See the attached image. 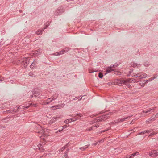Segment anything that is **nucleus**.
Returning <instances> with one entry per match:
<instances>
[{
	"instance_id": "1",
	"label": "nucleus",
	"mask_w": 158,
	"mask_h": 158,
	"mask_svg": "<svg viewBox=\"0 0 158 158\" xmlns=\"http://www.w3.org/2000/svg\"><path fill=\"white\" fill-rule=\"evenodd\" d=\"M112 113L109 112L107 114H105L97 118V121L99 122L100 121H104L110 117L109 115L112 114Z\"/></svg>"
},
{
	"instance_id": "2",
	"label": "nucleus",
	"mask_w": 158,
	"mask_h": 158,
	"mask_svg": "<svg viewBox=\"0 0 158 158\" xmlns=\"http://www.w3.org/2000/svg\"><path fill=\"white\" fill-rule=\"evenodd\" d=\"M120 63H115L114 64L112 67L110 66L107 67L106 69V72L107 73H109L110 72H112L114 71L115 72L114 69H113V68H115L117 67L118 65L120 64Z\"/></svg>"
},
{
	"instance_id": "3",
	"label": "nucleus",
	"mask_w": 158,
	"mask_h": 158,
	"mask_svg": "<svg viewBox=\"0 0 158 158\" xmlns=\"http://www.w3.org/2000/svg\"><path fill=\"white\" fill-rule=\"evenodd\" d=\"M132 76L137 77L140 78H146L147 76V74L143 72H140L137 73H134Z\"/></svg>"
},
{
	"instance_id": "4",
	"label": "nucleus",
	"mask_w": 158,
	"mask_h": 158,
	"mask_svg": "<svg viewBox=\"0 0 158 158\" xmlns=\"http://www.w3.org/2000/svg\"><path fill=\"white\" fill-rule=\"evenodd\" d=\"M22 106H20L19 107H18L17 106H15L13 108L12 110H8V111L10 113H16L19 111L21 109H23Z\"/></svg>"
},
{
	"instance_id": "5",
	"label": "nucleus",
	"mask_w": 158,
	"mask_h": 158,
	"mask_svg": "<svg viewBox=\"0 0 158 158\" xmlns=\"http://www.w3.org/2000/svg\"><path fill=\"white\" fill-rule=\"evenodd\" d=\"M37 104H34L32 103H28L27 104H26L25 106H23L22 107H23V109L24 110H25L26 109H27L29 107H36L37 106Z\"/></svg>"
},
{
	"instance_id": "6",
	"label": "nucleus",
	"mask_w": 158,
	"mask_h": 158,
	"mask_svg": "<svg viewBox=\"0 0 158 158\" xmlns=\"http://www.w3.org/2000/svg\"><path fill=\"white\" fill-rule=\"evenodd\" d=\"M73 116L74 117L72 119H70V121H72V122L75 121L76 120L79 119V117H77V116L79 117H82V115L81 114L78 113L74 114V115H73Z\"/></svg>"
},
{
	"instance_id": "7",
	"label": "nucleus",
	"mask_w": 158,
	"mask_h": 158,
	"mask_svg": "<svg viewBox=\"0 0 158 158\" xmlns=\"http://www.w3.org/2000/svg\"><path fill=\"white\" fill-rule=\"evenodd\" d=\"M58 94H56L53 95L50 98H48V100H50V101L49 102H46V104H49V103L51 102L52 100H54L56 99L58 97Z\"/></svg>"
},
{
	"instance_id": "8",
	"label": "nucleus",
	"mask_w": 158,
	"mask_h": 158,
	"mask_svg": "<svg viewBox=\"0 0 158 158\" xmlns=\"http://www.w3.org/2000/svg\"><path fill=\"white\" fill-rule=\"evenodd\" d=\"M36 127L38 130L36 131V132L43 134L44 132V129L39 124H37Z\"/></svg>"
},
{
	"instance_id": "9",
	"label": "nucleus",
	"mask_w": 158,
	"mask_h": 158,
	"mask_svg": "<svg viewBox=\"0 0 158 158\" xmlns=\"http://www.w3.org/2000/svg\"><path fill=\"white\" fill-rule=\"evenodd\" d=\"M132 116V115H131V116H129L126 118H121V119H118L117 120H116V121L114 122V123H119L120 122H123L124 121L126 120L127 118H130Z\"/></svg>"
},
{
	"instance_id": "10",
	"label": "nucleus",
	"mask_w": 158,
	"mask_h": 158,
	"mask_svg": "<svg viewBox=\"0 0 158 158\" xmlns=\"http://www.w3.org/2000/svg\"><path fill=\"white\" fill-rule=\"evenodd\" d=\"M154 108L153 107H152L148 109L145 110H143L142 111V113H148L150 112H153L154 111Z\"/></svg>"
},
{
	"instance_id": "11",
	"label": "nucleus",
	"mask_w": 158,
	"mask_h": 158,
	"mask_svg": "<svg viewBox=\"0 0 158 158\" xmlns=\"http://www.w3.org/2000/svg\"><path fill=\"white\" fill-rule=\"evenodd\" d=\"M158 117V113L157 114L155 115H153L151 118H150L149 119V121H148V122L149 123H151L152 121L155 120V118H157Z\"/></svg>"
},
{
	"instance_id": "12",
	"label": "nucleus",
	"mask_w": 158,
	"mask_h": 158,
	"mask_svg": "<svg viewBox=\"0 0 158 158\" xmlns=\"http://www.w3.org/2000/svg\"><path fill=\"white\" fill-rule=\"evenodd\" d=\"M132 79V81H131L132 83H134L135 82H137L139 81H140L141 79L142 78H137V77H135V78H131Z\"/></svg>"
},
{
	"instance_id": "13",
	"label": "nucleus",
	"mask_w": 158,
	"mask_h": 158,
	"mask_svg": "<svg viewBox=\"0 0 158 158\" xmlns=\"http://www.w3.org/2000/svg\"><path fill=\"white\" fill-rule=\"evenodd\" d=\"M64 12V10L63 9V8L59 7L58 8L57 13L58 15H60Z\"/></svg>"
},
{
	"instance_id": "14",
	"label": "nucleus",
	"mask_w": 158,
	"mask_h": 158,
	"mask_svg": "<svg viewBox=\"0 0 158 158\" xmlns=\"http://www.w3.org/2000/svg\"><path fill=\"white\" fill-rule=\"evenodd\" d=\"M127 82H126L125 80H119L118 81V84L119 86H122V84H126Z\"/></svg>"
},
{
	"instance_id": "15",
	"label": "nucleus",
	"mask_w": 158,
	"mask_h": 158,
	"mask_svg": "<svg viewBox=\"0 0 158 158\" xmlns=\"http://www.w3.org/2000/svg\"><path fill=\"white\" fill-rule=\"evenodd\" d=\"M132 79L131 78H128L126 80H125V81H126L127 83L126 84H124L126 85L127 86H128V88L130 87L131 86L130 85L128 84V83L129 82H131L132 83L131 81Z\"/></svg>"
},
{
	"instance_id": "16",
	"label": "nucleus",
	"mask_w": 158,
	"mask_h": 158,
	"mask_svg": "<svg viewBox=\"0 0 158 158\" xmlns=\"http://www.w3.org/2000/svg\"><path fill=\"white\" fill-rule=\"evenodd\" d=\"M64 51L63 50L58 52H57V53H54L53 54V55H55V56H58V55H60L63 54L64 53Z\"/></svg>"
},
{
	"instance_id": "17",
	"label": "nucleus",
	"mask_w": 158,
	"mask_h": 158,
	"mask_svg": "<svg viewBox=\"0 0 158 158\" xmlns=\"http://www.w3.org/2000/svg\"><path fill=\"white\" fill-rule=\"evenodd\" d=\"M89 146V145H85L84 147H80L79 149L81 150L82 151H84L86 149L88 148Z\"/></svg>"
},
{
	"instance_id": "18",
	"label": "nucleus",
	"mask_w": 158,
	"mask_h": 158,
	"mask_svg": "<svg viewBox=\"0 0 158 158\" xmlns=\"http://www.w3.org/2000/svg\"><path fill=\"white\" fill-rule=\"evenodd\" d=\"M40 49H38L37 50H36L34 51V54L36 55V56L39 55L40 54Z\"/></svg>"
},
{
	"instance_id": "19",
	"label": "nucleus",
	"mask_w": 158,
	"mask_h": 158,
	"mask_svg": "<svg viewBox=\"0 0 158 158\" xmlns=\"http://www.w3.org/2000/svg\"><path fill=\"white\" fill-rule=\"evenodd\" d=\"M44 29H42V30H38L36 32V33L38 35H41Z\"/></svg>"
},
{
	"instance_id": "20",
	"label": "nucleus",
	"mask_w": 158,
	"mask_h": 158,
	"mask_svg": "<svg viewBox=\"0 0 158 158\" xmlns=\"http://www.w3.org/2000/svg\"><path fill=\"white\" fill-rule=\"evenodd\" d=\"M35 62L34 61L30 65V67L31 68H35Z\"/></svg>"
},
{
	"instance_id": "21",
	"label": "nucleus",
	"mask_w": 158,
	"mask_h": 158,
	"mask_svg": "<svg viewBox=\"0 0 158 158\" xmlns=\"http://www.w3.org/2000/svg\"><path fill=\"white\" fill-rule=\"evenodd\" d=\"M32 94H33V95H30V97L31 98H32L33 97H36L37 96L36 95H35V94H38V92H34V93H33V92Z\"/></svg>"
},
{
	"instance_id": "22",
	"label": "nucleus",
	"mask_w": 158,
	"mask_h": 158,
	"mask_svg": "<svg viewBox=\"0 0 158 158\" xmlns=\"http://www.w3.org/2000/svg\"><path fill=\"white\" fill-rule=\"evenodd\" d=\"M132 64L133 65V66L134 67H135L136 66L139 67V66L140 65V64H138L137 63H133V64Z\"/></svg>"
},
{
	"instance_id": "23",
	"label": "nucleus",
	"mask_w": 158,
	"mask_h": 158,
	"mask_svg": "<svg viewBox=\"0 0 158 158\" xmlns=\"http://www.w3.org/2000/svg\"><path fill=\"white\" fill-rule=\"evenodd\" d=\"M158 133V131H156V132L154 131L153 132L151 133L149 135V136H150L152 135H155Z\"/></svg>"
},
{
	"instance_id": "24",
	"label": "nucleus",
	"mask_w": 158,
	"mask_h": 158,
	"mask_svg": "<svg viewBox=\"0 0 158 158\" xmlns=\"http://www.w3.org/2000/svg\"><path fill=\"white\" fill-rule=\"evenodd\" d=\"M152 153L154 155L157 156L158 155V152H156V151L155 150L152 151Z\"/></svg>"
},
{
	"instance_id": "25",
	"label": "nucleus",
	"mask_w": 158,
	"mask_h": 158,
	"mask_svg": "<svg viewBox=\"0 0 158 158\" xmlns=\"http://www.w3.org/2000/svg\"><path fill=\"white\" fill-rule=\"evenodd\" d=\"M143 81L144 82V83L143 84V85H141L142 87H143L145 85V84H147V83H148V80H144Z\"/></svg>"
},
{
	"instance_id": "26",
	"label": "nucleus",
	"mask_w": 158,
	"mask_h": 158,
	"mask_svg": "<svg viewBox=\"0 0 158 158\" xmlns=\"http://www.w3.org/2000/svg\"><path fill=\"white\" fill-rule=\"evenodd\" d=\"M70 50V49L69 48H65V49H63V50H64V53H65L67 52H68V51H69V50Z\"/></svg>"
},
{
	"instance_id": "27",
	"label": "nucleus",
	"mask_w": 158,
	"mask_h": 158,
	"mask_svg": "<svg viewBox=\"0 0 158 158\" xmlns=\"http://www.w3.org/2000/svg\"><path fill=\"white\" fill-rule=\"evenodd\" d=\"M98 76L100 78H102L103 77V74L101 73H99Z\"/></svg>"
},
{
	"instance_id": "28",
	"label": "nucleus",
	"mask_w": 158,
	"mask_h": 158,
	"mask_svg": "<svg viewBox=\"0 0 158 158\" xmlns=\"http://www.w3.org/2000/svg\"><path fill=\"white\" fill-rule=\"evenodd\" d=\"M139 154V152H134V153H133L132 154H131V156H134L136 155H137Z\"/></svg>"
},
{
	"instance_id": "29",
	"label": "nucleus",
	"mask_w": 158,
	"mask_h": 158,
	"mask_svg": "<svg viewBox=\"0 0 158 158\" xmlns=\"http://www.w3.org/2000/svg\"><path fill=\"white\" fill-rule=\"evenodd\" d=\"M59 117H53L52 119V120H53V121H54V122L56 120H57V119L58 118H59Z\"/></svg>"
},
{
	"instance_id": "30",
	"label": "nucleus",
	"mask_w": 158,
	"mask_h": 158,
	"mask_svg": "<svg viewBox=\"0 0 158 158\" xmlns=\"http://www.w3.org/2000/svg\"><path fill=\"white\" fill-rule=\"evenodd\" d=\"M29 75L31 77L33 76L34 75V72L32 71L30 72L29 73Z\"/></svg>"
},
{
	"instance_id": "31",
	"label": "nucleus",
	"mask_w": 158,
	"mask_h": 158,
	"mask_svg": "<svg viewBox=\"0 0 158 158\" xmlns=\"http://www.w3.org/2000/svg\"><path fill=\"white\" fill-rule=\"evenodd\" d=\"M9 119V118H4L2 119V121L6 123V122H7L8 120H7L6 121V120L7 119Z\"/></svg>"
},
{
	"instance_id": "32",
	"label": "nucleus",
	"mask_w": 158,
	"mask_h": 158,
	"mask_svg": "<svg viewBox=\"0 0 158 158\" xmlns=\"http://www.w3.org/2000/svg\"><path fill=\"white\" fill-rule=\"evenodd\" d=\"M71 122H72V121H70V119H67L64 121V123H65L66 124L69 123Z\"/></svg>"
},
{
	"instance_id": "33",
	"label": "nucleus",
	"mask_w": 158,
	"mask_h": 158,
	"mask_svg": "<svg viewBox=\"0 0 158 158\" xmlns=\"http://www.w3.org/2000/svg\"><path fill=\"white\" fill-rule=\"evenodd\" d=\"M145 133H146V131H145V130H144V131H142V132L139 133L138 135L143 134Z\"/></svg>"
},
{
	"instance_id": "34",
	"label": "nucleus",
	"mask_w": 158,
	"mask_h": 158,
	"mask_svg": "<svg viewBox=\"0 0 158 158\" xmlns=\"http://www.w3.org/2000/svg\"><path fill=\"white\" fill-rule=\"evenodd\" d=\"M65 148L66 147H65V146H64L63 147H62L61 148V149H60V152H62L63 150H64Z\"/></svg>"
},
{
	"instance_id": "35",
	"label": "nucleus",
	"mask_w": 158,
	"mask_h": 158,
	"mask_svg": "<svg viewBox=\"0 0 158 158\" xmlns=\"http://www.w3.org/2000/svg\"><path fill=\"white\" fill-rule=\"evenodd\" d=\"M8 81L10 82V83L12 84H14L15 83L13 80H10V81Z\"/></svg>"
},
{
	"instance_id": "36",
	"label": "nucleus",
	"mask_w": 158,
	"mask_h": 158,
	"mask_svg": "<svg viewBox=\"0 0 158 158\" xmlns=\"http://www.w3.org/2000/svg\"><path fill=\"white\" fill-rule=\"evenodd\" d=\"M69 149H67L66 150V151L65 152L64 154H66V155H67V153H68V151H69Z\"/></svg>"
},
{
	"instance_id": "37",
	"label": "nucleus",
	"mask_w": 158,
	"mask_h": 158,
	"mask_svg": "<svg viewBox=\"0 0 158 158\" xmlns=\"http://www.w3.org/2000/svg\"><path fill=\"white\" fill-rule=\"evenodd\" d=\"M4 80V77H0V81H2Z\"/></svg>"
},
{
	"instance_id": "38",
	"label": "nucleus",
	"mask_w": 158,
	"mask_h": 158,
	"mask_svg": "<svg viewBox=\"0 0 158 158\" xmlns=\"http://www.w3.org/2000/svg\"><path fill=\"white\" fill-rule=\"evenodd\" d=\"M153 79L152 77H151L148 79V81H151L152 80H153Z\"/></svg>"
},
{
	"instance_id": "39",
	"label": "nucleus",
	"mask_w": 158,
	"mask_h": 158,
	"mask_svg": "<svg viewBox=\"0 0 158 158\" xmlns=\"http://www.w3.org/2000/svg\"><path fill=\"white\" fill-rule=\"evenodd\" d=\"M53 120L51 119L49 121V123L50 124H52V123H53L54 122V121H53Z\"/></svg>"
},
{
	"instance_id": "40",
	"label": "nucleus",
	"mask_w": 158,
	"mask_h": 158,
	"mask_svg": "<svg viewBox=\"0 0 158 158\" xmlns=\"http://www.w3.org/2000/svg\"><path fill=\"white\" fill-rule=\"evenodd\" d=\"M64 158H69L68 155H66V154H64Z\"/></svg>"
},
{
	"instance_id": "41",
	"label": "nucleus",
	"mask_w": 158,
	"mask_h": 158,
	"mask_svg": "<svg viewBox=\"0 0 158 158\" xmlns=\"http://www.w3.org/2000/svg\"><path fill=\"white\" fill-rule=\"evenodd\" d=\"M149 156H152V155H154V154L153 153H152V151H151L150 153H149Z\"/></svg>"
},
{
	"instance_id": "42",
	"label": "nucleus",
	"mask_w": 158,
	"mask_h": 158,
	"mask_svg": "<svg viewBox=\"0 0 158 158\" xmlns=\"http://www.w3.org/2000/svg\"><path fill=\"white\" fill-rule=\"evenodd\" d=\"M67 127V125H64L63 126V129H65Z\"/></svg>"
},
{
	"instance_id": "43",
	"label": "nucleus",
	"mask_w": 158,
	"mask_h": 158,
	"mask_svg": "<svg viewBox=\"0 0 158 158\" xmlns=\"http://www.w3.org/2000/svg\"><path fill=\"white\" fill-rule=\"evenodd\" d=\"M157 77V76L156 75H154L153 77H152V78H153V80H154Z\"/></svg>"
},
{
	"instance_id": "44",
	"label": "nucleus",
	"mask_w": 158,
	"mask_h": 158,
	"mask_svg": "<svg viewBox=\"0 0 158 158\" xmlns=\"http://www.w3.org/2000/svg\"><path fill=\"white\" fill-rule=\"evenodd\" d=\"M108 130H102V131H100V133H102V132H105V131H106Z\"/></svg>"
},
{
	"instance_id": "45",
	"label": "nucleus",
	"mask_w": 158,
	"mask_h": 158,
	"mask_svg": "<svg viewBox=\"0 0 158 158\" xmlns=\"http://www.w3.org/2000/svg\"><path fill=\"white\" fill-rule=\"evenodd\" d=\"M103 140H104L103 139H102L101 140L98 141V143H101V142L102 143V142H103Z\"/></svg>"
},
{
	"instance_id": "46",
	"label": "nucleus",
	"mask_w": 158,
	"mask_h": 158,
	"mask_svg": "<svg viewBox=\"0 0 158 158\" xmlns=\"http://www.w3.org/2000/svg\"><path fill=\"white\" fill-rule=\"evenodd\" d=\"M79 97L78 98H77V97H76L75 98H74L73 100H77V99H78L79 100Z\"/></svg>"
},
{
	"instance_id": "47",
	"label": "nucleus",
	"mask_w": 158,
	"mask_h": 158,
	"mask_svg": "<svg viewBox=\"0 0 158 158\" xmlns=\"http://www.w3.org/2000/svg\"><path fill=\"white\" fill-rule=\"evenodd\" d=\"M145 131H146V133H150L151 132V131L148 130H146Z\"/></svg>"
},
{
	"instance_id": "48",
	"label": "nucleus",
	"mask_w": 158,
	"mask_h": 158,
	"mask_svg": "<svg viewBox=\"0 0 158 158\" xmlns=\"http://www.w3.org/2000/svg\"><path fill=\"white\" fill-rule=\"evenodd\" d=\"M38 148H40V147L41 148L42 147V144H39L38 146Z\"/></svg>"
},
{
	"instance_id": "49",
	"label": "nucleus",
	"mask_w": 158,
	"mask_h": 158,
	"mask_svg": "<svg viewBox=\"0 0 158 158\" xmlns=\"http://www.w3.org/2000/svg\"><path fill=\"white\" fill-rule=\"evenodd\" d=\"M63 130V129H62V130H58L56 132V133H58V132H61L62 130Z\"/></svg>"
},
{
	"instance_id": "50",
	"label": "nucleus",
	"mask_w": 158,
	"mask_h": 158,
	"mask_svg": "<svg viewBox=\"0 0 158 158\" xmlns=\"http://www.w3.org/2000/svg\"><path fill=\"white\" fill-rule=\"evenodd\" d=\"M29 61H26L25 62V64H27V65H26V66H27V65H28V64H29Z\"/></svg>"
},
{
	"instance_id": "51",
	"label": "nucleus",
	"mask_w": 158,
	"mask_h": 158,
	"mask_svg": "<svg viewBox=\"0 0 158 158\" xmlns=\"http://www.w3.org/2000/svg\"><path fill=\"white\" fill-rule=\"evenodd\" d=\"M48 100V99H47V100H46V102H44V103H45V104H46V102H49L50 101V100Z\"/></svg>"
},
{
	"instance_id": "52",
	"label": "nucleus",
	"mask_w": 158,
	"mask_h": 158,
	"mask_svg": "<svg viewBox=\"0 0 158 158\" xmlns=\"http://www.w3.org/2000/svg\"><path fill=\"white\" fill-rule=\"evenodd\" d=\"M48 27V26L47 25L44 28V29H46Z\"/></svg>"
},
{
	"instance_id": "53",
	"label": "nucleus",
	"mask_w": 158,
	"mask_h": 158,
	"mask_svg": "<svg viewBox=\"0 0 158 158\" xmlns=\"http://www.w3.org/2000/svg\"><path fill=\"white\" fill-rule=\"evenodd\" d=\"M132 156H131V155H130L129 156V158H132Z\"/></svg>"
},
{
	"instance_id": "54",
	"label": "nucleus",
	"mask_w": 158,
	"mask_h": 158,
	"mask_svg": "<svg viewBox=\"0 0 158 158\" xmlns=\"http://www.w3.org/2000/svg\"><path fill=\"white\" fill-rule=\"evenodd\" d=\"M92 130V128H90L89 129H87V131H90L91 130Z\"/></svg>"
},
{
	"instance_id": "55",
	"label": "nucleus",
	"mask_w": 158,
	"mask_h": 158,
	"mask_svg": "<svg viewBox=\"0 0 158 158\" xmlns=\"http://www.w3.org/2000/svg\"><path fill=\"white\" fill-rule=\"evenodd\" d=\"M2 127H5V126H0V128H2Z\"/></svg>"
},
{
	"instance_id": "56",
	"label": "nucleus",
	"mask_w": 158,
	"mask_h": 158,
	"mask_svg": "<svg viewBox=\"0 0 158 158\" xmlns=\"http://www.w3.org/2000/svg\"><path fill=\"white\" fill-rule=\"evenodd\" d=\"M83 97V96H82V97H81L80 98H79V101H80V100H81L82 99V98Z\"/></svg>"
},
{
	"instance_id": "57",
	"label": "nucleus",
	"mask_w": 158,
	"mask_h": 158,
	"mask_svg": "<svg viewBox=\"0 0 158 158\" xmlns=\"http://www.w3.org/2000/svg\"><path fill=\"white\" fill-rule=\"evenodd\" d=\"M98 143V142L97 143L94 144L95 145H96Z\"/></svg>"
},
{
	"instance_id": "58",
	"label": "nucleus",
	"mask_w": 158,
	"mask_h": 158,
	"mask_svg": "<svg viewBox=\"0 0 158 158\" xmlns=\"http://www.w3.org/2000/svg\"><path fill=\"white\" fill-rule=\"evenodd\" d=\"M99 127V125H98L96 126V127Z\"/></svg>"
},
{
	"instance_id": "59",
	"label": "nucleus",
	"mask_w": 158,
	"mask_h": 158,
	"mask_svg": "<svg viewBox=\"0 0 158 158\" xmlns=\"http://www.w3.org/2000/svg\"><path fill=\"white\" fill-rule=\"evenodd\" d=\"M115 72H116V71H115V72H114V74H116ZM112 73H113V72H112Z\"/></svg>"
},
{
	"instance_id": "60",
	"label": "nucleus",
	"mask_w": 158,
	"mask_h": 158,
	"mask_svg": "<svg viewBox=\"0 0 158 158\" xmlns=\"http://www.w3.org/2000/svg\"><path fill=\"white\" fill-rule=\"evenodd\" d=\"M131 72H132V71H129V73H131Z\"/></svg>"
}]
</instances>
